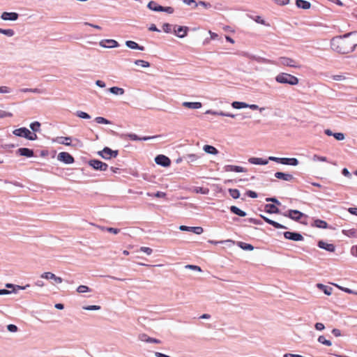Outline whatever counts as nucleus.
<instances>
[{"instance_id": "nucleus-1", "label": "nucleus", "mask_w": 357, "mask_h": 357, "mask_svg": "<svg viewBox=\"0 0 357 357\" xmlns=\"http://www.w3.org/2000/svg\"><path fill=\"white\" fill-rule=\"evenodd\" d=\"M347 38L344 35L342 37L333 38L331 41L332 50L341 54H348L354 51L356 47L353 37L350 40L346 39Z\"/></svg>"}, {"instance_id": "nucleus-2", "label": "nucleus", "mask_w": 357, "mask_h": 357, "mask_svg": "<svg viewBox=\"0 0 357 357\" xmlns=\"http://www.w3.org/2000/svg\"><path fill=\"white\" fill-rule=\"evenodd\" d=\"M275 81L280 84H288L290 85H297L299 82L296 77L285 73H279L275 77Z\"/></svg>"}, {"instance_id": "nucleus-3", "label": "nucleus", "mask_w": 357, "mask_h": 357, "mask_svg": "<svg viewBox=\"0 0 357 357\" xmlns=\"http://www.w3.org/2000/svg\"><path fill=\"white\" fill-rule=\"evenodd\" d=\"M13 133L17 137H24L29 140H36L37 139L38 137L37 135L34 132H31L29 129L26 128H17L13 130Z\"/></svg>"}, {"instance_id": "nucleus-4", "label": "nucleus", "mask_w": 357, "mask_h": 357, "mask_svg": "<svg viewBox=\"0 0 357 357\" xmlns=\"http://www.w3.org/2000/svg\"><path fill=\"white\" fill-rule=\"evenodd\" d=\"M98 154L103 159L109 160L118 155V151H113L109 147H105L102 151H98Z\"/></svg>"}, {"instance_id": "nucleus-5", "label": "nucleus", "mask_w": 357, "mask_h": 357, "mask_svg": "<svg viewBox=\"0 0 357 357\" xmlns=\"http://www.w3.org/2000/svg\"><path fill=\"white\" fill-rule=\"evenodd\" d=\"M280 64L284 66H288L294 68H300L301 66L298 62L289 57L282 56L279 59Z\"/></svg>"}, {"instance_id": "nucleus-6", "label": "nucleus", "mask_w": 357, "mask_h": 357, "mask_svg": "<svg viewBox=\"0 0 357 357\" xmlns=\"http://www.w3.org/2000/svg\"><path fill=\"white\" fill-rule=\"evenodd\" d=\"M40 278L47 280L53 281V284H61L63 282V279L61 277L56 276L52 272H44L40 275Z\"/></svg>"}, {"instance_id": "nucleus-7", "label": "nucleus", "mask_w": 357, "mask_h": 357, "mask_svg": "<svg viewBox=\"0 0 357 357\" xmlns=\"http://www.w3.org/2000/svg\"><path fill=\"white\" fill-rule=\"evenodd\" d=\"M89 165L96 170L105 171L107 170L108 165L98 160H91L89 161Z\"/></svg>"}, {"instance_id": "nucleus-8", "label": "nucleus", "mask_w": 357, "mask_h": 357, "mask_svg": "<svg viewBox=\"0 0 357 357\" xmlns=\"http://www.w3.org/2000/svg\"><path fill=\"white\" fill-rule=\"evenodd\" d=\"M188 30V26L175 25L173 31L177 37L183 38L187 36Z\"/></svg>"}, {"instance_id": "nucleus-9", "label": "nucleus", "mask_w": 357, "mask_h": 357, "mask_svg": "<svg viewBox=\"0 0 357 357\" xmlns=\"http://www.w3.org/2000/svg\"><path fill=\"white\" fill-rule=\"evenodd\" d=\"M57 159L65 164H72L74 162L73 157L67 152L59 153L58 154Z\"/></svg>"}, {"instance_id": "nucleus-10", "label": "nucleus", "mask_w": 357, "mask_h": 357, "mask_svg": "<svg viewBox=\"0 0 357 357\" xmlns=\"http://www.w3.org/2000/svg\"><path fill=\"white\" fill-rule=\"evenodd\" d=\"M283 215L298 221L304 215V214L298 210H289L286 213H283Z\"/></svg>"}, {"instance_id": "nucleus-11", "label": "nucleus", "mask_w": 357, "mask_h": 357, "mask_svg": "<svg viewBox=\"0 0 357 357\" xmlns=\"http://www.w3.org/2000/svg\"><path fill=\"white\" fill-rule=\"evenodd\" d=\"M100 46L104 48H114L119 47V43L113 39L102 40L99 43Z\"/></svg>"}, {"instance_id": "nucleus-12", "label": "nucleus", "mask_w": 357, "mask_h": 357, "mask_svg": "<svg viewBox=\"0 0 357 357\" xmlns=\"http://www.w3.org/2000/svg\"><path fill=\"white\" fill-rule=\"evenodd\" d=\"M155 162L157 165L165 167L169 166L171 163L170 159L164 155H158L156 156L155 158Z\"/></svg>"}, {"instance_id": "nucleus-13", "label": "nucleus", "mask_w": 357, "mask_h": 357, "mask_svg": "<svg viewBox=\"0 0 357 357\" xmlns=\"http://www.w3.org/2000/svg\"><path fill=\"white\" fill-rule=\"evenodd\" d=\"M19 15L15 12H3L1 15V19L3 21H16Z\"/></svg>"}, {"instance_id": "nucleus-14", "label": "nucleus", "mask_w": 357, "mask_h": 357, "mask_svg": "<svg viewBox=\"0 0 357 357\" xmlns=\"http://www.w3.org/2000/svg\"><path fill=\"white\" fill-rule=\"evenodd\" d=\"M284 236L287 239L294 241H301L303 240V236L301 234L296 232L285 231L284 233Z\"/></svg>"}, {"instance_id": "nucleus-15", "label": "nucleus", "mask_w": 357, "mask_h": 357, "mask_svg": "<svg viewBox=\"0 0 357 357\" xmlns=\"http://www.w3.org/2000/svg\"><path fill=\"white\" fill-rule=\"evenodd\" d=\"M179 229L181 231H192L196 234H201L204 231V229L202 227H188L181 225L179 227Z\"/></svg>"}, {"instance_id": "nucleus-16", "label": "nucleus", "mask_w": 357, "mask_h": 357, "mask_svg": "<svg viewBox=\"0 0 357 357\" xmlns=\"http://www.w3.org/2000/svg\"><path fill=\"white\" fill-rule=\"evenodd\" d=\"M318 247L330 252H333L335 250V246L333 244L328 243L324 241L318 242Z\"/></svg>"}, {"instance_id": "nucleus-17", "label": "nucleus", "mask_w": 357, "mask_h": 357, "mask_svg": "<svg viewBox=\"0 0 357 357\" xmlns=\"http://www.w3.org/2000/svg\"><path fill=\"white\" fill-rule=\"evenodd\" d=\"M182 105L185 108L192 109H198L202 107V104L200 102H183Z\"/></svg>"}, {"instance_id": "nucleus-18", "label": "nucleus", "mask_w": 357, "mask_h": 357, "mask_svg": "<svg viewBox=\"0 0 357 357\" xmlns=\"http://www.w3.org/2000/svg\"><path fill=\"white\" fill-rule=\"evenodd\" d=\"M275 177L278 179H282L287 181H293L294 178L292 174L283 173L280 172H276L275 174Z\"/></svg>"}, {"instance_id": "nucleus-19", "label": "nucleus", "mask_w": 357, "mask_h": 357, "mask_svg": "<svg viewBox=\"0 0 357 357\" xmlns=\"http://www.w3.org/2000/svg\"><path fill=\"white\" fill-rule=\"evenodd\" d=\"M54 141L59 144L73 146L71 144L72 139L70 137H58L55 139Z\"/></svg>"}, {"instance_id": "nucleus-20", "label": "nucleus", "mask_w": 357, "mask_h": 357, "mask_svg": "<svg viewBox=\"0 0 357 357\" xmlns=\"http://www.w3.org/2000/svg\"><path fill=\"white\" fill-rule=\"evenodd\" d=\"M260 216L264 220V221L266 222H267L268 224L273 226L275 228H277V229H287V227L275 221H273L269 218H268L267 217L264 216V215H260Z\"/></svg>"}, {"instance_id": "nucleus-21", "label": "nucleus", "mask_w": 357, "mask_h": 357, "mask_svg": "<svg viewBox=\"0 0 357 357\" xmlns=\"http://www.w3.org/2000/svg\"><path fill=\"white\" fill-rule=\"evenodd\" d=\"M248 162L253 165H265L268 163V160H264L261 158H255V157L250 158L248 159Z\"/></svg>"}, {"instance_id": "nucleus-22", "label": "nucleus", "mask_w": 357, "mask_h": 357, "mask_svg": "<svg viewBox=\"0 0 357 357\" xmlns=\"http://www.w3.org/2000/svg\"><path fill=\"white\" fill-rule=\"evenodd\" d=\"M225 171L227 172H246L247 170L244 167L236 165H227L225 167Z\"/></svg>"}, {"instance_id": "nucleus-23", "label": "nucleus", "mask_w": 357, "mask_h": 357, "mask_svg": "<svg viewBox=\"0 0 357 357\" xmlns=\"http://www.w3.org/2000/svg\"><path fill=\"white\" fill-rule=\"evenodd\" d=\"M205 113L207 114L218 115V116H228V117H231V118H235L236 117L235 114H229V113H225V112H223L222 111L218 112V111H213V110H211V109H208Z\"/></svg>"}, {"instance_id": "nucleus-24", "label": "nucleus", "mask_w": 357, "mask_h": 357, "mask_svg": "<svg viewBox=\"0 0 357 357\" xmlns=\"http://www.w3.org/2000/svg\"><path fill=\"white\" fill-rule=\"evenodd\" d=\"M298 163V160L295 158H283L282 165L297 166Z\"/></svg>"}, {"instance_id": "nucleus-25", "label": "nucleus", "mask_w": 357, "mask_h": 357, "mask_svg": "<svg viewBox=\"0 0 357 357\" xmlns=\"http://www.w3.org/2000/svg\"><path fill=\"white\" fill-rule=\"evenodd\" d=\"M126 45L132 50H139L140 51H143L144 50L143 46L139 45L136 42L132 40L126 41Z\"/></svg>"}, {"instance_id": "nucleus-26", "label": "nucleus", "mask_w": 357, "mask_h": 357, "mask_svg": "<svg viewBox=\"0 0 357 357\" xmlns=\"http://www.w3.org/2000/svg\"><path fill=\"white\" fill-rule=\"evenodd\" d=\"M17 152L20 155L26 156L28 158L32 157L33 155V151L31 149L28 148H20L17 150Z\"/></svg>"}, {"instance_id": "nucleus-27", "label": "nucleus", "mask_w": 357, "mask_h": 357, "mask_svg": "<svg viewBox=\"0 0 357 357\" xmlns=\"http://www.w3.org/2000/svg\"><path fill=\"white\" fill-rule=\"evenodd\" d=\"M127 137L130 140H132V141H137V140L146 141V140H149V139H153V138L156 137V136L139 137L137 135L132 134V133L127 135Z\"/></svg>"}, {"instance_id": "nucleus-28", "label": "nucleus", "mask_w": 357, "mask_h": 357, "mask_svg": "<svg viewBox=\"0 0 357 357\" xmlns=\"http://www.w3.org/2000/svg\"><path fill=\"white\" fill-rule=\"evenodd\" d=\"M296 5L298 8L305 10L309 9L311 6V3L305 0H296Z\"/></svg>"}, {"instance_id": "nucleus-29", "label": "nucleus", "mask_w": 357, "mask_h": 357, "mask_svg": "<svg viewBox=\"0 0 357 357\" xmlns=\"http://www.w3.org/2000/svg\"><path fill=\"white\" fill-rule=\"evenodd\" d=\"M312 226L321 229H326L328 228V223L324 220L317 219L314 220Z\"/></svg>"}, {"instance_id": "nucleus-30", "label": "nucleus", "mask_w": 357, "mask_h": 357, "mask_svg": "<svg viewBox=\"0 0 357 357\" xmlns=\"http://www.w3.org/2000/svg\"><path fill=\"white\" fill-rule=\"evenodd\" d=\"M203 150L206 153L211 155H217L218 153V149L215 147L211 145H204L203 146Z\"/></svg>"}, {"instance_id": "nucleus-31", "label": "nucleus", "mask_w": 357, "mask_h": 357, "mask_svg": "<svg viewBox=\"0 0 357 357\" xmlns=\"http://www.w3.org/2000/svg\"><path fill=\"white\" fill-rule=\"evenodd\" d=\"M147 7L153 11L160 12L162 11V6L158 5L156 2L151 1L149 2Z\"/></svg>"}, {"instance_id": "nucleus-32", "label": "nucleus", "mask_w": 357, "mask_h": 357, "mask_svg": "<svg viewBox=\"0 0 357 357\" xmlns=\"http://www.w3.org/2000/svg\"><path fill=\"white\" fill-rule=\"evenodd\" d=\"M109 91L111 93H112L114 95H116V96H122L125 93V91L123 88H120L118 86H112V87L109 88Z\"/></svg>"}, {"instance_id": "nucleus-33", "label": "nucleus", "mask_w": 357, "mask_h": 357, "mask_svg": "<svg viewBox=\"0 0 357 357\" xmlns=\"http://www.w3.org/2000/svg\"><path fill=\"white\" fill-rule=\"evenodd\" d=\"M265 211L268 213H278L279 209L274 205L268 204L265 205Z\"/></svg>"}, {"instance_id": "nucleus-34", "label": "nucleus", "mask_w": 357, "mask_h": 357, "mask_svg": "<svg viewBox=\"0 0 357 357\" xmlns=\"http://www.w3.org/2000/svg\"><path fill=\"white\" fill-rule=\"evenodd\" d=\"M230 211L236 214V215H238L241 217H245L246 215V213L242 210H241L240 208H238L237 206H231L230 207Z\"/></svg>"}, {"instance_id": "nucleus-35", "label": "nucleus", "mask_w": 357, "mask_h": 357, "mask_svg": "<svg viewBox=\"0 0 357 357\" xmlns=\"http://www.w3.org/2000/svg\"><path fill=\"white\" fill-rule=\"evenodd\" d=\"M317 287L322 290L324 293L328 296L331 295L333 289L330 287L326 286L322 284H318Z\"/></svg>"}, {"instance_id": "nucleus-36", "label": "nucleus", "mask_w": 357, "mask_h": 357, "mask_svg": "<svg viewBox=\"0 0 357 357\" xmlns=\"http://www.w3.org/2000/svg\"><path fill=\"white\" fill-rule=\"evenodd\" d=\"M231 106L234 109H242V108H247L248 104L244 102H238V101H234L231 103Z\"/></svg>"}, {"instance_id": "nucleus-37", "label": "nucleus", "mask_w": 357, "mask_h": 357, "mask_svg": "<svg viewBox=\"0 0 357 357\" xmlns=\"http://www.w3.org/2000/svg\"><path fill=\"white\" fill-rule=\"evenodd\" d=\"M134 63L136 65V66H141L142 68H149L150 67V63L149 62L146 61H144V60H142V59H137V60H135L134 61Z\"/></svg>"}, {"instance_id": "nucleus-38", "label": "nucleus", "mask_w": 357, "mask_h": 357, "mask_svg": "<svg viewBox=\"0 0 357 357\" xmlns=\"http://www.w3.org/2000/svg\"><path fill=\"white\" fill-rule=\"evenodd\" d=\"M199 158V156L194 153L188 154L185 156V160L188 163L195 162Z\"/></svg>"}, {"instance_id": "nucleus-39", "label": "nucleus", "mask_w": 357, "mask_h": 357, "mask_svg": "<svg viewBox=\"0 0 357 357\" xmlns=\"http://www.w3.org/2000/svg\"><path fill=\"white\" fill-rule=\"evenodd\" d=\"M0 33L4 34L8 37H12L15 35V31L11 29H3L0 28Z\"/></svg>"}, {"instance_id": "nucleus-40", "label": "nucleus", "mask_w": 357, "mask_h": 357, "mask_svg": "<svg viewBox=\"0 0 357 357\" xmlns=\"http://www.w3.org/2000/svg\"><path fill=\"white\" fill-rule=\"evenodd\" d=\"M317 340L319 343L324 344L326 346L330 347L332 345V342L330 340H326L324 335H320L318 337Z\"/></svg>"}, {"instance_id": "nucleus-41", "label": "nucleus", "mask_w": 357, "mask_h": 357, "mask_svg": "<svg viewBox=\"0 0 357 357\" xmlns=\"http://www.w3.org/2000/svg\"><path fill=\"white\" fill-rule=\"evenodd\" d=\"M95 121L97 123H99V124H111L112 122L107 119H106L104 117H102V116H98L95 119Z\"/></svg>"}, {"instance_id": "nucleus-42", "label": "nucleus", "mask_w": 357, "mask_h": 357, "mask_svg": "<svg viewBox=\"0 0 357 357\" xmlns=\"http://www.w3.org/2000/svg\"><path fill=\"white\" fill-rule=\"evenodd\" d=\"M29 127L33 130V132H39L40 123L38 121H34L30 124Z\"/></svg>"}, {"instance_id": "nucleus-43", "label": "nucleus", "mask_w": 357, "mask_h": 357, "mask_svg": "<svg viewBox=\"0 0 357 357\" xmlns=\"http://www.w3.org/2000/svg\"><path fill=\"white\" fill-rule=\"evenodd\" d=\"M76 116L81 119H90L91 116L88 114L86 112H82V111H77L75 113Z\"/></svg>"}, {"instance_id": "nucleus-44", "label": "nucleus", "mask_w": 357, "mask_h": 357, "mask_svg": "<svg viewBox=\"0 0 357 357\" xmlns=\"http://www.w3.org/2000/svg\"><path fill=\"white\" fill-rule=\"evenodd\" d=\"M20 91L22 92V93H26V92H31V93H42L40 89H38L36 88V89L23 88V89H20Z\"/></svg>"}, {"instance_id": "nucleus-45", "label": "nucleus", "mask_w": 357, "mask_h": 357, "mask_svg": "<svg viewBox=\"0 0 357 357\" xmlns=\"http://www.w3.org/2000/svg\"><path fill=\"white\" fill-rule=\"evenodd\" d=\"M77 291L78 293H86V292H90L91 291V289L86 286V285H79L77 288Z\"/></svg>"}, {"instance_id": "nucleus-46", "label": "nucleus", "mask_w": 357, "mask_h": 357, "mask_svg": "<svg viewBox=\"0 0 357 357\" xmlns=\"http://www.w3.org/2000/svg\"><path fill=\"white\" fill-rule=\"evenodd\" d=\"M229 192L230 196L234 199H238L240 197V192L237 189H229Z\"/></svg>"}, {"instance_id": "nucleus-47", "label": "nucleus", "mask_w": 357, "mask_h": 357, "mask_svg": "<svg viewBox=\"0 0 357 357\" xmlns=\"http://www.w3.org/2000/svg\"><path fill=\"white\" fill-rule=\"evenodd\" d=\"M238 245L240 248L245 250H252L254 249V247L251 244H248L243 242H239Z\"/></svg>"}, {"instance_id": "nucleus-48", "label": "nucleus", "mask_w": 357, "mask_h": 357, "mask_svg": "<svg viewBox=\"0 0 357 357\" xmlns=\"http://www.w3.org/2000/svg\"><path fill=\"white\" fill-rule=\"evenodd\" d=\"M344 37H353L355 47H357V31L346 33L344 34Z\"/></svg>"}, {"instance_id": "nucleus-49", "label": "nucleus", "mask_w": 357, "mask_h": 357, "mask_svg": "<svg viewBox=\"0 0 357 357\" xmlns=\"http://www.w3.org/2000/svg\"><path fill=\"white\" fill-rule=\"evenodd\" d=\"M313 161L327 162V158L324 156H320L318 155H314L312 157Z\"/></svg>"}, {"instance_id": "nucleus-50", "label": "nucleus", "mask_w": 357, "mask_h": 357, "mask_svg": "<svg viewBox=\"0 0 357 357\" xmlns=\"http://www.w3.org/2000/svg\"><path fill=\"white\" fill-rule=\"evenodd\" d=\"M172 25L168 24V23H165L163 25H162V30L165 33H171L172 31Z\"/></svg>"}, {"instance_id": "nucleus-51", "label": "nucleus", "mask_w": 357, "mask_h": 357, "mask_svg": "<svg viewBox=\"0 0 357 357\" xmlns=\"http://www.w3.org/2000/svg\"><path fill=\"white\" fill-rule=\"evenodd\" d=\"M333 137L338 141H342L345 139V136L342 132H335L334 133Z\"/></svg>"}, {"instance_id": "nucleus-52", "label": "nucleus", "mask_w": 357, "mask_h": 357, "mask_svg": "<svg viewBox=\"0 0 357 357\" xmlns=\"http://www.w3.org/2000/svg\"><path fill=\"white\" fill-rule=\"evenodd\" d=\"M247 108H250V109H251L252 110L259 109L260 112H261L264 110H265L264 107H259V106L257 105H255V104H252V105L248 104V107Z\"/></svg>"}, {"instance_id": "nucleus-53", "label": "nucleus", "mask_w": 357, "mask_h": 357, "mask_svg": "<svg viewBox=\"0 0 357 357\" xmlns=\"http://www.w3.org/2000/svg\"><path fill=\"white\" fill-rule=\"evenodd\" d=\"M83 309L85 310H98L100 309V305H88L84 306Z\"/></svg>"}, {"instance_id": "nucleus-54", "label": "nucleus", "mask_w": 357, "mask_h": 357, "mask_svg": "<svg viewBox=\"0 0 357 357\" xmlns=\"http://www.w3.org/2000/svg\"><path fill=\"white\" fill-rule=\"evenodd\" d=\"M11 89L6 86H0V93H10L11 92Z\"/></svg>"}, {"instance_id": "nucleus-55", "label": "nucleus", "mask_w": 357, "mask_h": 357, "mask_svg": "<svg viewBox=\"0 0 357 357\" xmlns=\"http://www.w3.org/2000/svg\"><path fill=\"white\" fill-rule=\"evenodd\" d=\"M332 79L335 81H344L346 77L343 75H335L332 76Z\"/></svg>"}, {"instance_id": "nucleus-56", "label": "nucleus", "mask_w": 357, "mask_h": 357, "mask_svg": "<svg viewBox=\"0 0 357 357\" xmlns=\"http://www.w3.org/2000/svg\"><path fill=\"white\" fill-rule=\"evenodd\" d=\"M161 12H165L169 14H172L174 12V9L171 6H167V7L162 6Z\"/></svg>"}, {"instance_id": "nucleus-57", "label": "nucleus", "mask_w": 357, "mask_h": 357, "mask_svg": "<svg viewBox=\"0 0 357 357\" xmlns=\"http://www.w3.org/2000/svg\"><path fill=\"white\" fill-rule=\"evenodd\" d=\"M185 268L193 270V271H197L198 272H202L201 268L196 265H186Z\"/></svg>"}, {"instance_id": "nucleus-58", "label": "nucleus", "mask_w": 357, "mask_h": 357, "mask_svg": "<svg viewBox=\"0 0 357 357\" xmlns=\"http://www.w3.org/2000/svg\"><path fill=\"white\" fill-rule=\"evenodd\" d=\"M183 3L188 6H193L195 8L197 6V2L195 0H183Z\"/></svg>"}, {"instance_id": "nucleus-59", "label": "nucleus", "mask_w": 357, "mask_h": 357, "mask_svg": "<svg viewBox=\"0 0 357 357\" xmlns=\"http://www.w3.org/2000/svg\"><path fill=\"white\" fill-rule=\"evenodd\" d=\"M140 251H142V252H143L146 253V255H151V254H152V252H153L152 249H151V248H148V247H141V248H140Z\"/></svg>"}, {"instance_id": "nucleus-60", "label": "nucleus", "mask_w": 357, "mask_h": 357, "mask_svg": "<svg viewBox=\"0 0 357 357\" xmlns=\"http://www.w3.org/2000/svg\"><path fill=\"white\" fill-rule=\"evenodd\" d=\"M12 116H13V114L10 112L0 110V119L5 118V117H11Z\"/></svg>"}, {"instance_id": "nucleus-61", "label": "nucleus", "mask_w": 357, "mask_h": 357, "mask_svg": "<svg viewBox=\"0 0 357 357\" xmlns=\"http://www.w3.org/2000/svg\"><path fill=\"white\" fill-rule=\"evenodd\" d=\"M268 160L274 161L280 164H282L283 158H278L275 156H270Z\"/></svg>"}, {"instance_id": "nucleus-62", "label": "nucleus", "mask_w": 357, "mask_h": 357, "mask_svg": "<svg viewBox=\"0 0 357 357\" xmlns=\"http://www.w3.org/2000/svg\"><path fill=\"white\" fill-rule=\"evenodd\" d=\"M7 329L10 332L15 333L17 331L18 328H17V326H15L14 324H9L7 326Z\"/></svg>"}, {"instance_id": "nucleus-63", "label": "nucleus", "mask_w": 357, "mask_h": 357, "mask_svg": "<svg viewBox=\"0 0 357 357\" xmlns=\"http://www.w3.org/2000/svg\"><path fill=\"white\" fill-rule=\"evenodd\" d=\"M202 6L205 8H209L211 7V5L209 3L204 1H199V2H197V6Z\"/></svg>"}, {"instance_id": "nucleus-64", "label": "nucleus", "mask_w": 357, "mask_h": 357, "mask_svg": "<svg viewBox=\"0 0 357 357\" xmlns=\"http://www.w3.org/2000/svg\"><path fill=\"white\" fill-rule=\"evenodd\" d=\"M195 192L196 193H201V194L206 195L208 193V190L204 189L203 188L198 187L195 189Z\"/></svg>"}]
</instances>
